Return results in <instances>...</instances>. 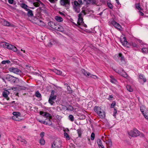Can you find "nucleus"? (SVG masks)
Listing matches in <instances>:
<instances>
[{"label":"nucleus","instance_id":"f257e3e1","mask_svg":"<svg viewBox=\"0 0 148 148\" xmlns=\"http://www.w3.org/2000/svg\"><path fill=\"white\" fill-rule=\"evenodd\" d=\"M121 41L123 45L128 48L130 47V46L132 47L133 48H138V46L136 43L133 42L128 43L126 40V37H123V40H121Z\"/></svg>","mask_w":148,"mask_h":148},{"label":"nucleus","instance_id":"f03ea898","mask_svg":"<svg viewBox=\"0 0 148 148\" xmlns=\"http://www.w3.org/2000/svg\"><path fill=\"white\" fill-rule=\"evenodd\" d=\"M128 133L129 136L132 137H136L138 136L142 137H144L143 134L142 133H141L140 132L136 129H133Z\"/></svg>","mask_w":148,"mask_h":148},{"label":"nucleus","instance_id":"7ed1b4c3","mask_svg":"<svg viewBox=\"0 0 148 148\" xmlns=\"http://www.w3.org/2000/svg\"><path fill=\"white\" fill-rule=\"evenodd\" d=\"M0 44L1 45H3L4 47L9 49L12 50L14 51L15 52L17 51V49L15 46L8 43L3 42L1 43Z\"/></svg>","mask_w":148,"mask_h":148},{"label":"nucleus","instance_id":"20e7f679","mask_svg":"<svg viewBox=\"0 0 148 148\" xmlns=\"http://www.w3.org/2000/svg\"><path fill=\"white\" fill-rule=\"evenodd\" d=\"M83 13L84 15L86 14L84 10H82L81 13L79 14L78 15V19L77 23V25H82L84 24L83 19L82 17V14Z\"/></svg>","mask_w":148,"mask_h":148},{"label":"nucleus","instance_id":"39448f33","mask_svg":"<svg viewBox=\"0 0 148 148\" xmlns=\"http://www.w3.org/2000/svg\"><path fill=\"white\" fill-rule=\"evenodd\" d=\"M12 114L13 115L12 117L13 120L17 121H20L22 120L21 119V114L20 112H13Z\"/></svg>","mask_w":148,"mask_h":148},{"label":"nucleus","instance_id":"423d86ee","mask_svg":"<svg viewBox=\"0 0 148 148\" xmlns=\"http://www.w3.org/2000/svg\"><path fill=\"white\" fill-rule=\"evenodd\" d=\"M8 70L10 72L19 75L20 76L22 73V71L14 67H10L8 69Z\"/></svg>","mask_w":148,"mask_h":148},{"label":"nucleus","instance_id":"0eeeda50","mask_svg":"<svg viewBox=\"0 0 148 148\" xmlns=\"http://www.w3.org/2000/svg\"><path fill=\"white\" fill-rule=\"evenodd\" d=\"M61 143L60 141H54L52 144L51 148H60Z\"/></svg>","mask_w":148,"mask_h":148},{"label":"nucleus","instance_id":"6e6552de","mask_svg":"<svg viewBox=\"0 0 148 148\" xmlns=\"http://www.w3.org/2000/svg\"><path fill=\"white\" fill-rule=\"evenodd\" d=\"M111 23L116 28L118 29L121 30L122 29V27L118 23H117L116 22L114 21H111Z\"/></svg>","mask_w":148,"mask_h":148},{"label":"nucleus","instance_id":"1a4fd4ad","mask_svg":"<svg viewBox=\"0 0 148 148\" xmlns=\"http://www.w3.org/2000/svg\"><path fill=\"white\" fill-rule=\"evenodd\" d=\"M10 92L7 90H5L3 91L2 93L3 96L7 100H9L10 99V98L8 97V95L10 94Z\"/></svg>","mask_w":148,"mask_h":148},{"label":"nucleus","instance_id":"9d476101","mask_svg":"<svg viewBox=\"0 0 148 148\" xmlns=\"http://www.w3.org/2000/svg\"><path fill=\"white\" fill-rule=\"evenodd\" d=\"M57 96L56 95L55 96H50L49 99V102L51 105H53V104L55 103V102L53 101L56 99Z\"/></svg>","mask_w":148,"mask_h":148},{"label":"nucleus","instance_id":"9b49d317","mask_svg":"<svg viewBox=\"0 0 148 148\" xmlns=\"http://www.w3.org/2000/svg\"><path fill=\"white\" fill-rule=\"evenodd\" d=\"M54 29L61 32H62L64 31V29L63 27L59 25H57V23Z\"/></svg>","mask_w":148,"mask_h":148},{"label":"nucleus","instance_id":"f8f14e48","mask_svg":"<svg viewBox=\"0 0 148 148\" xmlns=\"http://www.w3.org/2000/svg\"><path fill=\"white\" fill-rule=\"evenodd\" d=\"M14 78L12 79V82L14 84L18 83L19 82L24 83L22 80H20L18 78L14 76Z\"/></svg>","mask_w":148,"mask_h":148},{"label":"nucleus","instance_id":"ddd939ff","mask_svg":"<svg viewBox=\"0 0 148 148\" xmlns=\"http://www.w3.org/2000/svg\"><path fill=\"white\" fill-rule=\"evenodd\" d=\"M39 19L37 17H34L33 18H32L31 20H29L35 24L38 25V24H39Z\"/></svg>","mask_w":148,"mask_h":148},{"label":"nucleus","instance_id":"4468645a","mask_svg":"<svg viewBox=\"0 0 148 148\" xmlns=\"http://www.w3.org/2000/svg\"><path fill=\"white\" fill-rule=\"evenodd\" d=\"M5 79L8 81L12 82L14 76L10 75L7 74L6 75L5 77Z\"/></svg>","mask_w":148,"mask_h":148},{"label":"nucleus","instance_id":"2eb2a0df","mask_svg":"<svg viewBox=\"0 0 148 148\" xmlns=\"http://www.w3.org/2000/svg\"><path fill=\"white\" fill-rule=\"evenodd\" d=\"M101 118H103L105 116V114L104 111L103 110L97 114Z\"/></svg>","mask_w":148,"mask_h":148},{"label":"nucleus","instance_id":"dca6fc26","mask_svg":"<svg viewBox=\"0 0 148 148\" xmlns=\"http://www.w3.org/2000/svg\"><path fill=\"white\" fill-rule=\"evenodd\" d=\"M1 23L4 26H10V23L8 21L3 19H2L1 21Z\"/></svg>","mask_w":148,"mask_h":148},{"label":"nucleus","instance_id":"f3484780","mask_svg":"<svg viewBox=\"0 0 148 148\" xmlns=\"http://www.w3.org/2000/svg\"><path fill=\"white\" fill-rule=\"evenodd\" d=\"M118 57L119 58L120 60L121 61V62H123V63H125V58L123 56L122 54L121 53H119Z\"/></svg>","mask_w":148,"mask_h":148},{"label":"nucleus","instance_id":"a211bd4d","mask_svg":"<svg viewBox=\"0 0 148 148\" xmlns=\"http://www.w3.org/2000/svg\"><path fill=\"white\" fill-rule=\"evenodd\" d=\"M94 109L95 111L97 114L100 112V111H101V110H103L99 106H95Z\"/></svg>","mask_w":148,"mask_h":148},{"label":"nucleus","instance_id":"6ab92c4d","mask_svg":"<svg viewBox=\"0 0 148 148\" xmlns=\"http://www.w3.org/2000/svg\"><path fill=\"white\" fill-rule=\"evenodd\" d=\"M97 142L99 147L100 148H104V146L102 144L101 141L100 139H98Z\"/></svg>","mask_w":148,"mask_h":148},{"label":"nucleus","instance_id":"aec40b11","mask_svg":"<svg viewBox=\"0 0 148 148\" xmlns=\"http://www.w3.org/2000/svg\"><path fill=\"white\" fill-rule=\"evenodd\" d=\"M56 24V23H55V22L52 21L49 22L48 23V25L53 29L55 28V27Z\"/></svg>","mask_w":148,"mask_h":148},{"label":"nucleus","instance_id":"412c9836","mask_svg":"<svg viewBox=\"0 0 148 148\" xmlns=\"http://www.w3.org/2000/svg\"><path fill=\"white\" fill-rule=\"evenodd\" d=\"M55 43V42L53 39H51L49 40L47 45L49 47H51Z\"/></svg>","mask_w":148,"mask_h":148},{"label":"nucleus","instance_id":"4be33fe9","mask_svg":"<svg viewBox=\"0 0 148 148\" xmlns=\"http://www.w3.org/2000/svg\"><path fill=\"white\" fill-rule=\"evenodd\" d=\"M81 71L84 74V75L86 76H89L90 75H91V74L89 73H87V71H86L84 69H82L81 70Z\"/></svg>","mask_w":148,"mask_h":148},{"label":"nucleus","instance_id":"5701e85b","mask_svg":"<svg viewBox=\"0 0 148 148\" xmlns=\"http://www.w3.org/2000/svg\"><path fill=\"white\" fill-rule=\"evenodd\" d=\"M20 5L22 8L25 9L26 11L29 10V9L27 8V7H28V6L24 3H21Z\"/></svg>","mask_w":148,"mask_h":148},{"label":"nucleus","instance_id":"b1692460","mask_svg":"<svg viewBox=\"0 0 148 148\" xmlns=\"http://www.w3.org/2000/svg\"><path fill=\"white\" fill-rule=\"evenodd\" d=\"M55 19L58 22H61L63 20V19L61 17L57 16L55 17Z\"/></svg>","mask_w":148,"mask_h":148},{"label":"nucleus","instance_id":"393cba45","mask_svg":"<svg viewBox=\"0 0 148 148\" xmlns=\"http://www.w3.org/2000/svg\"><path fill=\"white\" fill-rule=\"evenodd\" d=\"M106 143L108 145L107 148L110 147L112 146V142L110 140L106 141Z\"/></svg>","mask_w":148,"mask_h":148},{"label":"nucleus","instance_id":"a878e982","mask_svg":"<svg viewBox=\"0 0 148 148\" xmlns=\"http://www.w3.org/2000/svg\"><path fill=\"white\" fill-rule=\"evenodd\" d=\"M139 78L140 80H143L144 83L146 82V79L144 77V76L142 74L140 75L139 76Z\"/></svg>","mask_w":148,"mask_h":148},{"label":"nucleus","instance_id":"bb28decb","mask_svg":"<svg viewBox=\"0 0 148 148\" xmlns=\"http://www.w3.org/2000/svg\"><path fill=\"white\" fill-rule=\"evenodd\" d=\"M26 11H28L27 15L28 17L32 16H33L32 11V10L29 9L28 10H27Z\"/></svg>","mask_w":148,"mask_h":148},{"label":"nucleus","instance_id":"cd10ccee","mask_svg":"<svg viewBox=\"0 0 148 148\" xmlns=\"http://www.w3.org/2000/svg\"><path fill=\"white\" fill-rule=\"evenodd\" d=\"M45 124L50 125L52 124V122L49 119L47 118L46 120V121H45Z\"/></svg>","mask_w":148,"mask_h":148},{"label":"nucleus","instance_id":"c85d7f7f","mask_svg":"<svg viewBox=\"0 0 148 148\" xmlns=\"http://www.w3.org/2000/svg\"><path fill=\"white\" fill-rule=\"evenodd\" d=\"M73 8L79 7H80V4L77 1H75L74 2Z\"/></svg>","mask_w":148,"mask_h":148},{"label":"nucleus","instance_id":"c756f323","mask_svg":"<svg viewBox=\"0 0 148 148\" xmlns=\"http://www.w3.org/2000/svg\"><path fill=\"white\" fill-rule=\"evenodd\" d=\"M79 137H81L82 134V131L81 130V128L78 129L77 130Z\"/></svg>","mask_w":148,"mask_h":148},{"label":"nucleus","instance_id":"7c9ffc66","mask_svg":"<svg viewBox=\"0 0 148 148\" xmlns=\"http://www.w3.org/2000/svg\"><path fill=\"white\" fill-rule=\"evenodd\" d=\"M142 52L144 53H148V49L146 48H143L141 49Z\"/></svg>","mask_w":148,"mask_h":148},{"label":"nucleus","instance_id":"2f4dec72","mask_svg":"<svg viewBox=\"0 0 148 148\" xmlns=\"http://www.w3.org/2000/svg\"><path fill=\"white\" fill-rule=\"evenodd\" d=\"M127 90L129 92H131L133 91V90L131 87L129 85H127L126 86Z\"/></svg>","mask_w":148,"mask_h":148},{"label":"nucleus","instance_id":"473e14b6","mask_svg":"<svg viewBox=\"0 0 148 148\" xmlns=\"http://www.w3.org/2000/svg\"><path fill=\"white\" fill-rule=\"evenodd\" d=\"M35 95L36 97H37L40 98L41 97V94L38 91H37L36 92Z\"/></svg>","mask_w":148,"mask_h":148},{"label":"nucleus","instance_id":"72a5a7b5","mask_svg":"<svg viewBox=\"0 0 148 148\" xmlns=\"http://www.w3.org/2000/svg\"><path fill=\"white\" fill-rule=\"evenodd\" d=\"M135 7L137 9V10H142V9L140 7V3H136L135 4Z\"/></svg>","mask_w":148,"mask_h":148},{"label":"nucleus","instance_id":"f704fd0d","mask_svg":"<svg viewBox=\"0 0 148 148\" xmlns=\"http://www.w3.org/2000/svg\"><path fill=\"white\" fill-rule=\"evenodd\" d=\"M40 143L41 145H44L45 143V141L43 138H41L40 140Z\"/></svg>","mask_w":148,"mask_h":148},{"label":"nucleus","instance_id":"c9c22d12","mask_svg":"<svg viewBox=\"0 0 148 148\" xmlns=\"http://www.w3.org/2000/svg\"><path fill=\"white\" fill-rule=\"evenodd\" d=\"M69 119L71 121H74V117L72 115H70L69 116Z\"/></svg>","mask_w":148,"mask_h":148},{"label":"nucleus","instance_id":"e433bc0d","mask_svg":"<svg viewBox=\"0 0 148 148\" xmlns=\"http://www.w3.org/2000/svg\"><path fill=\"white\" fill-rule=\"evenodd\" d=\"M20 138H21L20 139H18L17 140H19L21 142H23V143L25 144H26L27 143V141L24 139H23L21 138V137H20Z\"/></svg>","mask_w":148,"mask_h":148},{"label":"nucleus","instance_id":"4c0bfd02","mask_svg":"<svg viewBox=\"0 0 148 148\" xmlns=\"http://www.w3.org/2000/svg\"><path fill=\"white\" fill-rule=\"evenodd\" d=\"M11 62L9 60H6L2 61L1 62V63L3 64H5L6 63L9 64Z\"/></svg>","mask_w":148,"mask_h":148},{"label":"nucleus","instance_id":"58836bf2","mask_svg":"<svg viewBox=\"0 0 148 148\" xmlns=\"http://www.w3.org/2000/svg\"><path fill=\"white\" fill-rule=\"evenodd\" d=\"M54 71L56 74L58 75H61L62 73V72L61 71L57 69H55Z\"/></svg>","mask_w":148,"mask_h":148},{"label":"nucleus","instance_id":"ea45409f","mask_svg":"<svg viewBox=\"0 0 148 148\" xmlns=\"http://www.w3.org/2000/svg\"><path fill=\"white\" fill-rule=\"evenodd\" d=\"M17 86L19 87L18 88L21 90H25L26 89V87L23 86H20L18 85H17Z\"/></svg>","mask_w":148,"mask_h":148},{"label":"nucleus","instance_id":"a19ab883","mask_svg":"<svg viewBox=\"0 0 148 148\" xmlns=\"http://www.w3.org/2000/svg\"><path fill=\"white\" fill-rule=\"evenodd\" d=\"M67 89L68 93L69 94H71L72 93V90L69 86L67 87Z\"/></svg>","mask_w":148,"mask_h":148},{"label":"nucleus","instance_id":"79ce46f5","mask_svg":"<svg viewBox=\"0 0 148 148\" xmlns=\"http://www.w3.org/2000/svg\"><path fill=\"white\" fill-rule=\"evenodd\" d=\"M107 4L108 7L110 9H112L113 8V6L110 2H108Z\"/></svg>","mask_w":148,"mask_h":148},{"label":"nucleus","instance_id":"37998d69","mask_svg":"<svg viewBox=\"0 0 148 148\" xmlns=\"http://www.w3.org/2000/svg\"><path fill=\"white\" fill-rule=\"evenodd\" d=\"M120 74L121 75H122V76L125 78H127L128 77V75L125 72H124V73L123 74Z\"/></svg>","mask_w":148,"mask_h":148},{"label":"nucleus","instance_id":"c03bdc74","mask_svg":"<svg viewBox=\"0 0 148 148\" xmlns=\"http://www.w3.org/2000/svg\"><path fill=\"white\" fill-rule=\"evenodd\" d=\"M73 107L70 105H69L68 106L66 107V110H73Z\"/></svg>","mask_w":148,"mask_h":148},{"label":"nucleus","instance_id":"a18cd8bd","mask_svg":"<svg viewBox=\"0 0 148 148\" xmlns=\"http://www.w3.org/2000/svg\"><path fill=\"white\" fill-rule=\"evenodd\" d=\"M64 137L66 138L67 139H68L69 140V137L68 134L66 132H64Z\"/></svg>","mask_w":148,"mask_h":148},{"label":"nucleus","instance_id":"49530a36","mask_svg":"<svg viewBox=\"0 0 148 148\" xmlns=\"http://www.w3.org/2000/svg\"><path fill=\"white\" fill-rule=\"evenodd\" d=\"M95 137V134L94 132H92V133L91 136H90V138L92 140H93L94 139Z\"/></svg>","mask_w":148,"mask_h":148},{"label":"nucleus","instance_id":"de8ad7c7","mask_svg":"<svg viewBox=\"0 0 148 148\" xmlns=\"http://www.w3.org/2000/svg\"><path fill=\"white\" fill-rule=\"evenodd\" d=\"M44 116H45L46 117H51L50 114L49 113L47 112H45V114H44Z\"/></svg>","mask_w":148,"mask_h":148},{"label":"nucleus","instance_id":"09e8293b","mask_svg":"<svg viewBox=\"0 0 148 148\" xmlns=\"http://www.w3.org/2000/svg\"><path fill=\"white\" fill-rule=\"evenodd\" d=\"M114 111H113V116L115 118L116 116V114L117 113V110H116V109L115 108H114Z\"/></svg>","mask_w":148,"mask_h":148},{"label":"nucleus","instance_id":"8fccbe9b","mask_svg":"<svg viewBox=\"0 0 148 148\" xmlns=\"http://www.w3.org/2000/svg\"><path fill=\"white\" fill-rule=\"evenodd\" d=\"M34 5L36 7H38L39 6L40 4L38 2H35L33 3Z\"/></svg>","mask_w":148,"mask_h":148},{"label":"nucleus","instance_id":"3c124183","mask_svg":"<svg viewBox=\"0 0 148 148\" xmlns=\"http://www.w3.org/2000/svg\"><path fill=\"white\" fill-rule=\"evenodd\" d=\"M143 115L146 119H148V112L147 113H145L143 114Z\"/></svg>","mask_w":148,"mask_h":148},{"label":"nucleus","instance_id":"603ef678","mask_svg":"<svg viewBox=\"0 0 148 148\" xmlns=\"http://www.w3.org/2000/svg\"><path fill=\"white\" fill-rule=\"evenodd\" d=\"M116 104V103L115 101H113L112 102V103L111 104L110 107L111 108H114V106H115Z\"/></svg>","mask_w":148,"mask_h":148},{"label":"nucleus","instance_id":"864d4df0","mask_svg":"<svg viewBox=\"0 0 148 148\" xmlns=\"http://www.w3.org/2000/svg\"><path fill=\"white\" fill-rule=\"evenodd\" d=\"M111 82L112 83H115L117 82V80L114 78H112Z\"/></svg>","mask_w":148,"mask_h":148},{"label":"nucleus","instance_id":"5fc2aeb1","mask_svg":"<svg viewBox=\"0 0 148 148\" xmlns=\"http://www.w3.org/2000/svg\"><path fill=\"white\" fill-rule=\"evenodd\" d=\"M84 1L85 2L86 4H88L90 3L91 0H84Z\"/></svg>","mask_w":148,"mask_h":148},{"label":"nucleus","instance_id":"6e6d98bb","mask_svg":"<svg viewBox=\"0 0 148 148\" xmlns=\"http://www.w3.org/2000/svg\"><path fill=\"white\" fill-rule=\"evenodd\" d=\"M39 24H38V25H43L44 23L42 21L39 19Z\"/></svg>","mask_w":148,"mask_h":148},{"label":"nucleus","instance_id":"4d7b16f0","mask_svg":"<svg viewBox=\"0 0 148 148\" xmlns=\"http://www.w3.org/2000/svg\"><path fill=\"white\" fill-rule=\"evenodd\" d=\"M78 7H75L73 8L75 10V11L76 12H77V13H78L80 12L79 10H78L77 9V8Z\"/></svg>","mask_w":148,"mask_h":148},{"label":"nucleus","instance_id":"13d9d810","mask_svg":"<svg viewBox=\"0 0 148 148\" xmlns=\"http://www.w3.org/2000/svg\"><path fill=\"white\" fill-rule=\"evenodd\" d=\"M54 94H55L54 90H52L51 91V94L50 96H55V95H54Z\"/></svg>","mask_w":148,"mask_h":148},{"label":"nucleus","instance_id":"bf43d9fd","mask_svg":"<svg viewBox=\"0 0 148 148\" xmlns=\"http://www.w3.org/2000/svg\"><path fill=\"white\" fill-rule=\"evenodd\" d=\"M45 135V133L43 132H41L40 134V136L41 138H43Z\"/></svg>","mask_w":148,"mask_h":148},{"label":"nucleus","instance_id":"052dcab7","mask_svg":"<svg viewBox=\"0 0 148 148\" xmlns=\"http://www.w3.org/2000/svg\"><path fill=\"white\" fill-rule=\"evenodd\" d=\"M90 77L93 78L95 79L97 78V77L95 75H90Z\"/></svg>","mask_w":148,"mask_h":148},{"label":"nucleus","instance_id":"680f3d73","mask_svg":"<svg viewBox=\"0 0 148 148\" xmlns=\"http://www.w3.org/2000/svg\"><path fill=\"white\" fill-rule=\"evenodd\" d=\"M14 0H8V3L10 4H12L14 2Z\"/></svg>","mask_w":148,"mask_h":148},{"label":"nucleus","instance_id":"e2e57ef3","mask_svg":"<svg viewBox=\"0 0 148 148\" xmlns=\"http://www.w3.org/2000/svg\"><path fill=\"white\" fill-rule=\"evenodd\" d=\"M96 1L95 0H91L90 3L92 4H94L95 3Z\"/></svg>","mask_w":148,"mask_h":148},{"label":"nucleus","instance_id":"0e129e2a","mask_svg":"<svg viewBox=\"0 0 148 148\" xmlns=\"http://www.w3.org/2000/svg\"><path fill=\"white\" fill-rule=\"evenodd\" d=\"M38 121L40 123H42L45 124V121H43L42 120H38Z\"/></svg>","mask_w":148,"mask_h":148},{"label":"nucleus","instance_id":"69168bd1","mask_svg":"<svg viewBox=\"0 0 148 148\" xmlns=\"http://www.w3.org/2000/svg\"><path fill=\"white\" fill-rule=\"evenodd\" d=\"M45 112H44L43 111H40V114L41 115H42V116H44V114H45Z\"/></svg>","mask_w":148,"mask_h":148},{"label":"nucleus","instance_id":"338daca9","mask_svg":"<svg viewBox=\"0 0 148 148\" xmlns=\"http://www.w3.org/2000/svg\"><path fill=\"white\" fill-rule=\"evenodd\" d=\"M138 41L140 44L141 45H143V43L142 42V41L141 40H138Z\"/></svg>","mask_w":148,"mask_h":148},{"label":"nucleus","instance_id":"774afa93","mask_svg":"<svg viewBox=\"0 0 148 148\" xmlns=\"http://www.w3.org/2000/svg\"><path fill=\"white\" fill-rule=\"evenodd\" d=\"M49 1L51 3H55L56 1H57L58 0H49Z\"/></svg>","mask_w":148,"mask_h":148}]
</instances>
